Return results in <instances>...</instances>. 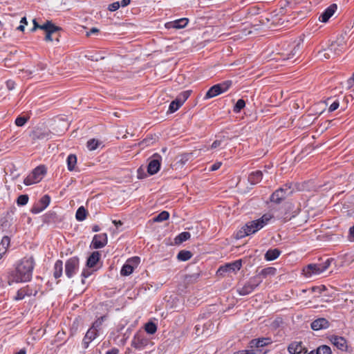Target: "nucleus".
<instances>
[{
    "label": "nucleus",
    "mask_w": 354,
    "mask_h": 354,
    "mask_svg": "<svg viewBox=\"0 0 354 354\" xmlns=\"http://www.w3.org/2000/svg\"><path fill=\"white\" fill-rule=\"evenodd\" d=\"M99 30L97 28H92L89 32H87V36L91 35V34L97 33Z\"/></svg>",
    "instance_id": "nucleus-59"
},
{
    "label": "nucleus",
    "mask_w": 354,
    "mask_h": 354,
    "mask_svg": "<svg viewBox=\"0 0 354 354\" xmlns=\"http://www.w3.org/2000/svg\"><path fill=\"white\" fill-rule=\"evenodd\" d=\"M46 173V169L44 165L37 167L24 180L26 185H30L37 183L41 180L44 174Z\"/></svg>",
    "instance_id": "nucleus-4"
},
{
    "label": "nucleus",
    "mask_w": 354,
    "mask_h": 354,
    "mask_svg": "<svg viewBox=\"0 0 354 354\" xmlns=\"http://www.w3.org/2000/svg\"><path fill=\"white\" fill-rule=\"evenodd\" d=\"M245 106V102L243 99H239L235 104L233 111L234 113H239Z\"/></svg>",
    "instance_id": "nucleus-38"
},
{
    "label": "nucleus",
    "mask_w": 354,
    "mask_h": 354,
    "mask_svg": "<svg viewBox=\"0 0 354 354\" xmlns=\"http://www.w3.org/2000/svg\"><path fill=\"white\" fill-rule=\"evenodd\" d=\"M46 68V65L43 63H39L37 66L36 71H44Z\"/></svg>",
    "instance_id": "nucleus-57"
},
{
    "label": "nucleus",
    "mask_w": 354,
    "mask_h": 354,
    "mask_svg": "<svg viewBox=\"0 0 354 354\" xmlns=\"http://www.w3.org/2000/svg\"><path fill=\"white\" fill-rule=\"evenodd\" d=\"M41 30H45V32H49L51 34H54L60 30L61 28L55 26L50 21H47L42 25Z\"/></svg>",
    "instance_id": "nucleus-25"
},
{
    "label": "nucleus",
    "mask_w": 354,
    "mask_h": 354,
    "mask_svg": "<svg viewBox=\"0 0 354 354\" xmlns=\"http://www.w3.org/2000/svg\"><path fill=\"white\" fill-rule=\"evenodd\" d=\"M232 81L227 80L220 84L212 86L206 93L205 98L209 99L214 97L221 93L226 92L232 86Z\"/></svg>",
    "instance_id": "nucleus-5"
},
{
    "label": "nucleus",
    "mask_w": 354,
    "mask_h": 354,
    "mask_svg": "<svg viewBox=\"0 0 354 354\" xmlns=\"http://www.w3.org/2000/svg\"><path fill=\"white\" fill-rule=\"evenodd\" d=\"M337 10V5L332 4L328 6L319 16V19L320 21L326 23L334 15Z\"/></svg>",
    "instance_id": "nucleus-17"
},
{
    "label": "nucleus",
    "mask_w": 354,
    "mask_h": 354,
    "mask_svg": "<svg viewBox=\"0 0 354 354\" xmlns=\"http://www.w3.org/2000/svg\"><path fill=\"white\" fill-rule=\"evenodd\" d=\"M145 329L147 333L153 335L157 330V326L155 323L149 322L145 324Z\"/></svg>",
    "instance_id": "nucleus-35"
},
{
    "label": "nucleus",
    "mask_w": 354,
    "mask_h": 354,
    "mask_svg": "<svg viewBox=\"0 0 354 354\" xmlns=\"http://www.w3.org/2000/svg\"><path fill=\"white\" fill-rule=\"evenodd\" d=\"M100 256L101 254L98 251L92 252L87 259L86 266L88 268H93L100 260Z\"/></svg>",
    "instance_id": "nucleus-21"
},
{
    "label": "nucleus",
    "mask_w": 354,
    "mask_h": 354,
    "mask_svg": "<svg viewBox=\"0 0 354 354\" xmlns=\"http://www.w3.org/2000/svg\"><path fill=\"white\" fill-rule=\"evenodd\" d=\"M48 137V134L45 133H40L37 131L33 132V139H44Z\"/></svg>",
    "instance_id": "nucleus-46"
},
{
    "label": "nucleus",
    "mask_w": 354,
    "mask_h": 354,
    "mask_svg": "<svg viewBox=\"0 0 354 354\" xmlns=\"http://www.w3.org/2000/svg\"><path fill=\"white\" fill-rule=\"evenodd\" d=\"M28 202V196L26 194L20 195L17 200L19 205H25Z\"/></svg>",
    "instance_id": "nucleus-41"
},
{
    "label": "nucleus",
    "mask_w": 354,
    "mask_h": 354,
    "mask_svg": "<svg viewBox=\"0 0 354 354\" xmlns=\"http://www.w3.org/2000/svg\"><path fill=\"white\" fill-rule=\"evenodd\" d=\"M50 198L48 195H44L39 200V205H35L32 208L33 214H38L44 210L50 204Z\"/></svg>",
    "instance_id": "nucleus-13"
},
{
    "label": "nucleus",
    "mask_w": 354,
    "mask_h": 354,
    "mask_svg": "<svg viewBox=\"0 0 354 354\" xmlns=\"http://www.w3.org/2000/svg\"><path fill=\"white\" fill-rule=\"evenodd\" d=\"M98 330H95L94 328H90L86 332L84 339L82 344L84 348H88L89 344L96 338L97 335Z\"/></svg>",
    "instance_id": "nucleus-18"
},
{
    "label": "nucleus",
    "mask_w": 354,
    "mask_h": 354,
    "mask_svg": "<svg viewBox=\"0 0 354 354\" xmlns=\"http://www.w3.org/2000/svg\"><path fill=\"white\" fill-rule=\"evenodd\" d=\"M91 274V272L87 270H84L82 272V283H84L85 281H84V279L87 277H88Z\"/></svg>",
    "instance_id": "nucleus-51"
},
{
    "label": "nucleus",
    "mask_w": 354,
    "mask_h": 354,
    "mask_svg": "<svg viewBox=\"0 0 354 354\" xmlns=\"http://www.w3.org/2000/svg\"><path fill=\"white\" fill-rule=\"evenodd\" d=\"M263 177V173L261 171H255L252 172L249 176H248V181L252 185H255L259 183Z\"/></svg>",
    "instance_id": "nucleus-24"
},
{
    "label": "nucleus",
    "mask_w": 354,
    "mask_h": 354,
    "mask_svg": "<svg viewBox=\"0 0 354 354\" xmlns=\"http://www.w3.org/2000/svg\"><path fill=\"white\" fill-rule=\"evenodd\" d=\"M113 223L115 225L116 227H118L119 226H121L122 225V223L120 221L113 220Z\"/></svg>",
    "instance_id": "nucleus-63"
},
{
    "label": "nucleus",
    "mask_w": 354,
    "mask_h": 354,
    "mask_svg": "<svg viewBox=\"0 0 354 354\" xmlns=\"http://www.w3.org/2000/svg\"><path fill=\"white\" fill-rule=\"evenodd\" d=\"M317 354H331V349L328 346L322 345L315 351Z\"/></svg>",
    "instance_id": "nucleus-39"
},
{
    "label": "nucleus",
    "mask_w": 354,
    "mask_h": 354,
    "mask_svg": "<svg viewBox=\"0 0 354 354\" xmlns=\"http://www.w3.org/2000/svg\"><path fill=\"white\" fill-rule=\"evenodd\" d=\"M22 71H24V73L26 74L27 77L30 76L34 72H35V70L31 71V70H22Z\"/></svg>",
    "instance_id": "nucleus-62"
},
{
    "label": "nucleus",
    "mask_w": 354,
    "mask_h": 354,
    "mask_svg": "<svg viewBox=\"0 0 354 354\" xmlns=\"http://www.w3.org/2000/svg\"><path fill=\"white\" fill-rule=\"evenodd\" d=\"M133 270L134 269L133 268V266L126 262V263L122 266L120 273L123 276H128L131 274Z\"/></svg>",
    "instance_id": "nucleus-34"
},
{
    "label": "nucleus",
    "mask_w": 354,
    "mask_h": 354,
    "mask_svg": "<svg viewBox=\"0 0 354 354\" xmlns=\"http://www.w3.org/2000/svg\"><path fill=\"white\" fill-rule=\"evenodd\" d=\"M63 272V262L61 260L56 261L54 265L53 275L55 279L59 278Z\"/></svg>",
    "instance_id": "nucleus-29"
},
{
    "label": "nucleus",
    "mask_w": 354,
    "mask_h": 354,
    "mask_svg": "<svg viewBox=\"0 0 354 354\" xmlns=\"http://www.w3.org/2000/svg\"><path fill=\"white\" fill-rule=\"evenodd\" d=\"M346 48V46L343 43H339L337 41L333 42L328 48V51L332 55H337L342 53Z\"/></svg>",
    "instance_id": "nucleus-19"
},
{
    "label": "nucleus",
    "mask_w": 354,
    "mask_h": 354,
    "mask_svg": "<svg viewBox=\"0 0 354 354\" xmlns=\"http://www.w3.org/2000/svg\"><path fill=\"white\" fill-rule=\"evenodd\" d=\"M272 218L270 214H265L261 218L248 222L238 232L237 238L241 239L254 234L266 226Z\"/></svg>",
    "instance_id": "nucleus-1"
},
{
    "label": "nucleus",
    "mask_w": 354,
    "mask_h": 354,
    "mask_svg": "<svg viewBox=\"0 0 354 354\" xmlns=\"http://www.w3.org/2000/svg\"><path fill=\"white\" fill-rule=\"evenodd\" d=\"M192 257V254L191 252L187 250H181L178 252L177 255V259L182 261H186L190 259Z\"/></svg>",
    "instance_id": "nucleus-32"
},
{
    "label": "nucleus",
    "mask_w": 354,
    "mask_h": 354,
    "mask_svg": "<svg viewBox=\"0 0 354 354\" xmlns=\"http://www.w3.org/2000/svg\"><path fill=\"white\" fill-rule=\"evenodd\" d=\"M10 243V239L8 236H4L0 242V259L6 253Z\"/></svg>",
    "instance_id": "nucleus-23"
},
{
    "label": "nucleus",
    "mask_w": 354,
    "mask_h": 354,
    "mask_svg": "<svg viewBox=\"0 0 354 354\" xmlns=\"http://www.w3.org/2000/svg\"><path fill=\"white\" fill-rule=\"evenodd\" d=\"M182 105L180 104H179V102H178V100H173L170 104H169V111L170 113H174L175 111H176Z\"/></svg>",
    "instance_id": "nucleus-40"
},
{
    "label": "nucleus",
    "mask_w": 354,
    "mask_h": 354,
    "mask_svg": "<svg viewBox=\"0 0 354 354\" xmlns=\"http://www.w3.org/2000/svg\"><path fill=\"white\" fill-rule=\"evenodd\" d=\"M349 233L354 237V225L350 228Z\"/></svg>",
    "instance_id": "nucleus-64"
},
{
    "label": "nucleus",
    "mask_w": 354,
    "mask_h": 354,
    "mask_svg": "<svg viewBox=\"0 0 354 354\" xmlns=\"http://www.w3.org/2000/svg\"><path fill=\"white\" fill-rule=\"evenodd\" d=\"M52 35L53 34L50 33L49 32H46L45 40L46 41H52L53 40Z\"/></svg>",
    "instance_id": "nucleus-56"
},
{
    "label": "nucleus",
    "mask_w": 354,
    "mask_h": 354,
    "mask_svg": "<svg viewBox=\"0 0 354 354\" xmlns=\"http://www.w3.org/2000/svg\"><path fill=\"white\" fill-rule=\"evenodd\" d=\"M67 169L68 171H72L75 169L77 164V157L75 154H70L66 158Z\"/></svg>",
    "instance_id": "nucleus-28"
},
{
    "label": "nucleus",
    "mask_w": 354,
    "mask_h": 354,
    "mask_svg": "<svg viewBox=\"0 0 354 354\" xmlns=\"http://www.w3.org/2000/svg\"><path fill=\"white\" fill-rule=\"evenodd\" d=\"M263 279L259 276H254L250 278L242 287L237 289L240 295H247L254 291L262 282Z\"/></svg>",
    "instance_id": "nucleus-6"
},
{
    "label": "nucleus",
    "mask_w": 354,
    "mask_h": 354,
    "mask_svg": "<svg viewBox=\"0 0 354 354\" xmlns=\"http://www.w3.org/2000/svg\"><path fill=\"white\" fill-rule=\"evenodd\" d=\"M301 40L297 44H293L290 47L289 53H283L281 57L283 60L289 61L290 63H294L298 58L301 50Z\"/></svg>",
    "instance_id": "nucleus-8"
},
{
    "label": "nucleus",
    "mask_w": 354,
    "mask_h": 354,
    "mask_svg": "<svg viewBox=\"0 0 354 354\" xmlns=\"http://www.w3.org/2000/svg\"><path fill=\"white\" fill-rule=\"evenodd\" d=\"M169 217V214L167 211H162L153 218L155 222H162L167 220Z\"/></svg>",
    "instance_id": "nucleus-36"
},
{
    "label": "nucleus",
    "mask_w": 354,
    "mask_h": 354,
    "mask_svg": "<svg viewBox=\"0 0 354 354\" xmlns=\"http://www.w3.org/2000/svg\"><path fill=\"white\" fill-rule=\"evenodd\" d=\"M28 118L26 117H18L15 120V124L18 127L24 126L27 122Z\"/></svg>",
    "instance_id": "nucleus-44"
},
{
    "label": "nucleus",
    "mask_w": 354,
    "mask_h": 354,
    "mask_svg": "<svg viewBox=\"0 0 354 354\" xmlns=\"http://www.w3.org/2000/svg\"><path fill=\"white\" fill-rule=\"evenodd\" d=\"M292 190L290 186L288 185H284L276 190L270 196V201L275 203H280L287 196L292 194Z\"/></svg>",
    "instance_id": "nucleus-9"
},
{
    "label": "nucleus",
    "mask_w": 354,
    "mask_h": 354,
    "mask_svg": "<svg viewBox=\"0 0 354 354\" xmlns=\"http://www.w3.org/2000/svg\"><path fill=\"white\" fill-rule=\"evenodd\" d=\"M333 344L339 349L344 351L346 348V341L342 337L334 336L331 339Z\"/></svg>",
    "instance_id": "nucleus-22"
},
{
    "label": "nucleus",
    "mask_w": 354,
    "mask_h": 354,
    "mask_svg": "<svg viewBox=\"0 0 354 354\" xmlns=\"http://www.w3.org/2000/svg\"><path fill=\"white\" fill-rule=\"evenodd\" d=\"M189 19L187 18H181L179 19L174 20L173 21L166 23L165 28L167 29H181L185 28L187 25Z\"/></svg>",
    "instance_id": "nucleus-16"
},
{
    "label": "nucleus",
    "mask_w": 354,
    "mask_h": 354,
    "mask_svg": "<svg viewBox=\"0 0 354 354\" xmlns=\"http://www.w3.org/2000/svg\"><path fill=\"white\" fill-rule=\"evenodd\" d=\"M233 354H255L254 351L251 348L250 350H241L234 353Z\"/></svg>",
    "instance_id": "nucleus-52"
},
{
    "label": "nucleus",
    "mask_w": 354,
    "mask_h": 354,
    "mask_svg": "<svg viewBox=\"0 0 354 354\" xmlns=\"http://www.w3.org/2000/svg\"><path fill=\"white\" fill-rule=\"evenodd\" d=\"M272 342L270 337H261L258 339H253L249 343V347L252 349L254 348H259L268 346Z\"/></svg>",
    "instance_id": "nucleus-15"
},
{
    "label": "nucleus",
    "mask_w": 354,
    "mask_h": 354,
    "mask_svg": "<svg viewBox=\"0 0 354 354\" xmlns=\"http://www.w3.org/2000/svg\"><path fill=\"white\" fill-rule=\"evenodd\" d=\"M277 269L273 267H268L262 269L255 276H259L261 279L265 278L267 276H274L276 274Z\"/></svg>",
    "instance_id": "nucleus-27"
},
{
    "label": "nucleus",
    "mask_w": 354,
    "mask_h": 354,
    "mask_svg": "<svg viewBox=\"0 0 354 354\" xmlns=\"http://www.w3.org/2000/svg\"><path fill=\"white\" fill-rule=\"evenodd\" d=\"M104 317H101L100 318L97 319L92 325L91 328H94L95 330H99L100 328L102 322L104 321Z\"/></svg>",
    "instance_id": "nucleus-45"
},
{
    "label": "nucleus",
    "mask_w": 354,
    "mask_h": 354,
    "mask_svg": "<svg viewBox=\"0 0 354 354\" xmlns=\"http://www.w3.org/2000/svg\"><path fill=\"white\" fill-rule=\"evenodd\" d=\"M190 236H191V234L189 232H181L175 238V243L176 244L182 243L183 242L189 239Z\"/></svg>",
    "instance_id": "nucleus-31"
},
{
    "label": "nucleus",
    "mask_w": 354,
    "mask_h": 354,
    "mask_svg": "<svg viewBox=\"0 0 354 354\" xmlns=\"http://www.w3.org/2000/svg\"><path fill=\"white\" fill-rule=\"evenodd\" d=\"M35 261L32 257L23 258L16 268L15 279L17 282H26L31 279Z\"/></svg>",
    "instance_id": "nucleus-2"
},
{
    "label": "nucleus",
    "mask_w": 354,
    "mask_h": 354,
    "mask_svg": "<svg viewBox=\"0 0 354 354\" xmlns=\"http://www.w3.org/2000/svg\"><path fill=\"white\" fill-rule=\"evenodd\" d=\"M101 144L97 140L91 139L87 142V147L90 151L95 150Z\"/></svg>",
    "instance_id": "nucleus-37"
},
{
    "label": "nucleus",
    "mask_w": 354,
    "mask_h": 354,
    "mask_svg": "<svg viewBox=\"0 0 354 354\" xmlns=\"http://www.w3.org/2000/svg\"><path fill=\"white\" fill-rule=\"evenodd\" d=\"M221 162H215L214 164H213L211 167H210V171H216L217 169H218L221 166Z\"/></svg>",
    "instance_id": "nucleus-53"
},
{
    "label": "nucleus",
    "mask_w": 354,
    "mask_h": 354,
    "mask_svg": "<svg viewBox=\"0 0 354 354\" xmlns=\"http://www.w3.org/2000/svg\"><path fill=\"white\" fill-rule=\"evenodd\" d=\"M87 215L86 209L83 207H80L75 214L76 219L79 221H82L86 219Z\"/></svg>",
    "instance_id": "nucleus-30"
},
{
    "label": "nucleus",
    "mask_w": 354,
    "mask_h": 354,
    "mask_svg": "<svg viewBox=\"0 0 354 354\" xmlns=\"http://www.w3.org/2000/svg\"><path fill=\"white\" fill-rule=\"evenodd\" d=\"M107 234L106 233H102L100 234H95L93 236L91 244L93 248L99 249L104 247L107 244Z\"/></svg>",
    "instance_id": "nucleus-12"
},
{
    "label": "nucleus",
    "mask_w": 354,
    "mask_h": 354,
    "mask_svg": "<svg viewBox=\"0 0 354 354\" xmlns=\"http://www.w3.org/2000/svg\"><path fill=\"white\" fill-rule=\"evenodd\" d=\"M120 6V3L118 1H116V2H113V3H111L109 6L108 9L109 11L114 12V11H116L117 10H118Z\"/></svg>",
    "instance_id": "nucleus-47"
},
{
    "label": "nucleus",
    "mask_w": 354,
    "mask_h": 354,
    "mask_svg": "<svg viewBox=\"0 0 354 354\" xmlns=\"http://www.w3.org/2000/svg\"><path fill=\"white\" fill-rule=\"evenodd\" d=\"M191 94V91H185L182 93H180L177 97L176 98V100L183 105L184 102L187 100V98L189 97Z\"/></svg>",
    "instance_id": "nucleus-33"
},
{
    "label": "nucleus",
    "mask_w": 354,
    "mask_h": 354,
    "mask_svg": "<svg viewBox=\"0 0 354 354\" xmlns=\"http://www.w3.org/2000/svg\"><path fill=\"white\" fill-rule=\"evenodd\" d=\"M26 291V289H23V288L19 289L15 297V300L19 301L23 299L26 296V294H27V292Z\"/></svg>",
    "instance_id": "nucleus-43"
},
{
    "label": "nucleus",
    "mask_w": 354,
    "mask_h": 354,
    "mask_svg": "<svg viewBox=\"0 0 354 354\" xmlns=\"http://www.w3.org/2000/svg\"><path fill=\"white\" fill-rule=\"evenodd\" d=\"M281 254V251L277 249H270L265 254V259L267 261H273L279 257Z\"/></svg>",
    "instance_id": "nucleus-26"
},
{
    "label": "nucleus",
    "mask_w": 354,
    "mask_h": 354,
    "mask_svg": "<svg viewBox=\"0 0 354 354\" xmlns=\"http://www.w3.org/2000/svg\"><path fill=\"white\" fill-rule=\"evenodd\" d=\"M333 259H327L322 263H310L303 268V274L307 278L318 275L326 271L330 266Z\"/></svg>",
    "instance_id": "nucleus-3"
},
{
    "label": "nucleus",
    "mask_w": 354,
    "mask_h": 354,
    "mask_svg": "<svg viewBox=\"0 0 354 354\" xmlns=\"http://www.w3.org/2000/svg\"><path fill=\"white\" fill-rule=\"evenodd\" d=\"M329 326V322L325 318H319L311 323V328L314 330L327 328Z\"/></svg>",
    "instance_id": "nucleus-20"
},
{
    "label": "nucleus",
    "mask_w": 354,
    "mask_h": 354,
    "mask_svg": "<svg viewBox=\"0 0 354 354\" xmlns=\"http://www.w3.org/2000/svg\"><path fill=\"white\" fill-rule=\"evenodd\" d=\"M80 260L77 257L68 259L65 263V274L68 278L73 277L79 269Z\"/></svg>",
    "instance_id": "nucleus-10"
},
{
    "label": "nucleus",
    "mask_w": 354,
    "mask_h": 354,
    "mask_svg": "<svg viewBox=\"0 0 354 354\" xmlns=\"http://www.w3.org/2000/svg\"><path fill=\"white\" fill-rule=\"evenodd\" d=\"M131 266H133V268L135 269L139 265L140 262V259L138 257H134L131 259H129L127 261Z\"/></svg>",
    "instance_id": "nucleus-42"
},
{
    "label": "nucleus",
    "mask_w": 354,
    "mask_h": 354,
    "mask_svg": "<svg viewBox=\"0 0 354 354\" xmlns=\"http://www.w3.org/2000/svg\"><path fill=\"white\" fill-rule=\"evenodd\" d=\"M131 2V0H122L121 1V6L122 7H125L127 6H128Z\"/></svg>",
    "instance_id": "nucleus-60"
},
{
    "label": "nucleus",
    "mask_w": 354,
    "mask_h": 354,
    "mask_svg": "<svg viewBox=\"0 0 354 354\" xmlns=\"http://www.w3.org/2000/svg\"><path fill=\"white\" fill-rule=\"evenodd\" d=\"M119 351L116 348H113L106 352V354H118Z\"/></svg>",
    "instance_id": "nucleus-58"
},
{
    "label": "nucleus",
    "mask_w": 354,
    "mask_h": 354,
    "mask_svg": "<svg viewBox=\"0 0 354 354\" xmlns=\"http://www.w3.org/2000/svg\"><path fill=\"white\" fill-rule=\"evenodd\" d=\"M162 157L158 153H154L151 158L147 166V171L150 175L158 173L161 165Z\"/></svg>",
    "instance_id": "nucleus-11"
},
{
    "label": "nucleus",
    "mask_w": 354,
    "mask_h": 354,
    "mask_svg": "<svg viewBox=\"0 0 354 354\" xmlns=\"http://www.w3.org/2000/svg\"><path fill=\"white\" fill-rule=\"evenodd\" d=\"M319 54L320 57H324L325 59H329L331 56L333 55L330 52L328 51V49L322 52H319Z\"/></svg>",
    "instance_id": "nucleus-48"
},
{
    "label": "nucleus",
    "mask_w": 354,
    "mask_h": 354,
    "mask_svg": "<svg viewBox=\"0 0 354 354\" xmlns=\"http://www.w3.org/2000/svg\"><path fill=\"white\" fill-rule=\"evenodd\" d=\"M288 351L290 354H300L307 353V349L303 346L301 342H293L288 346Z\"/></svg>",
    "instance_id": "nucleus-14"
},
{
    "label": "nucleus",
    "mask_w": 354,
    "mask_h": 354,
    "mask_svg": "<svg viewBox=\"0 0 354 354\" xmlns=\"http://www.w3.org/2000/svg\"><path fill=\"white\" fill-rule=\"evenodd\" d=\"M241 266L242 261L241 259L236 260L220 266L216 272V274L218 276L221 277L225 276L226 273L236 274L241 268Z\"/></svg>",
    "instance_id": "nucleus-7"
},
{
    "label": "nucleus",
    "mask_w": 354,
    "mask_h": 354,
    "mask_svg": "<svg viewBox=\"0 0 354 354\" xmlns=\"http://www.w3.org/2000/svg\"><path fill=\"white\" fill-rule=\"evenodd\" d=\"M339 103L337 100H335L329 106L328 108V111L329 112H333L334 111H335L336 109H337V108L339 107Z\"/></svg>",
    "instance_id": "nucleus-49"
},
{
    "label": "nucleus",
    "mask_w": 354,
    "mask_h": 354,
    "mask_svg": "<svg viewBox=\"0 0 354 354\" xmlns=\"http://www.w3.org/2000/svg\"><path fill=\"white\" fill-rule=\"evenodd\" d=\"M15 82L12 80H8L6 81V87L9 91H12L15 88Z\"/></svg>",
    "instance_id": "nucleus-50"
},
{
    "label": "nucleus",
    "mask_w": 354,
    "mask_h": 354,
    "mask_svg": "<svg viewBox=\"0 0 354 354\" xmlns=\"http://www.w3.org/2000/svg\"><path fill=\"white\" fill-rule=\"evenodd\" d=\"M221 144V140H215L213 142V143L211 145L212 149H216L218 147H219Z\"/></svg>",
    "instance_id": "nucleus-55"
},
{
    "label": "nucleus",
    "mask_w": 354,
    "mask_h": 354,
    "mask_svg": "<svg viewBox=\"0 0 354 354\" xmlns=\"http://www.w3.org/2000/svg\"><path fill=\"white\" fill-rule=\"evenodd\" d=\"M23 289H26V291L27 292V294H26V296H30L32 295V290H30L28 286L24 287V288H23Z\"/></svg>",
    "instance_id": "nucleus-61"
},
{
    "label": "nucleus",
    "mask_w": 354,
    "mask_h": 354,
    "mask_svg": "<svg viewBox=\"0 0 354 354\" xmlns=\"http://www.w3.org/2000/svg\"><path fill=\"white\" fill-rule=\"evenodd\" d=\"M32 23H33V28L31 29V31H32V32H33V31H35V30H36V29H37V28H39V29H41V30L42 25H39V24L37 22V21H36V19H35L32 20Z\"/></svg>",
    "instance_id": "nucleus-54"
}]
</instances>
